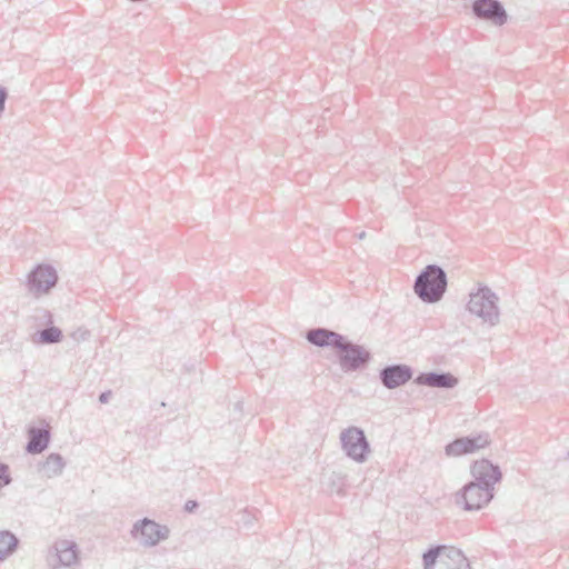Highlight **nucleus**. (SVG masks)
<instances>
[{
	"label": "nucleus",
	"instance_id": "nucleus-21",
	"mask_svg": "<svg viewBox=\"0 0 569 569\" xmlns=\"http://www.w3.org/2000/svg\"><path fill=\"white\" fill-rule=\"evenodd\" d=\"M198 508V502L196 500H188L184 505V510L187 512H193Z\"/></svg>",
	"mask_w": 569,
	"mask_h": 569
},
{
	"label": "nucleus",
	"instance_id": "nucleus-2",
	"mask_svg": "<svg viewBox=\"0 0 569 569\" xmlns=\"http://www.w3.org/2000/svg\"><path fill=\"white\" fill-rule=\"evenodd\" d=\"M447 274L437 264L427 266L416 278L413 290L426 303L440 301L447 290Z\"/></svg>",
	"mask_w": 569,
	"mask_h": 569
},
{
	"label": "nucleus",
	"instance_id": "nucleus-14",
	"mask_svg": "<svg viewBox=\"0 0 569 569\" xmlns=\"http://www.w3.org/2000/svg\"><path fill=\"white\" fill-rule=\"evenodd\" d=\"M415 383L432 388L451 389L458 385V379L449 372H422L419 373Z\"/></svg>",
	"mask_w": 569,
	"mask_h": 569
},
{
	"label": "nucleus",
	"instance_id": "nucleus-5",
	"mask_svg": "<svg viewBox=\"0 0 569 569\" xmlns=\"http://www.w3.org/2000/svg\"><path fill=\"white\" fill-rule=\"evenodd\" d=\"M341 449L345 455L357 463H363L371 453L370 443L365 431L359 427H348L340 432Z\"/></svg>",
	"mask_w": 569,
	"mask_h": 569
},
{
	"label": "nucleus",
	"instance_id": "nucleus-17",
	"mask_svg": "<svg viewBox=\"0 0 569 569\" xmlns=\"http://www.w3.org/2000/svg\"><path fill=\"white\" fill-rule=\"evenodd\" d=\"M62 338V330L56 326H50L37 331L33 337V342L40 345H53L60 342Z\"/></svg>",
	"mask_w": 569,
	"mask_h": 569
},
{
	"label": "nucleus",
	"instance_id": "nucleus-8",
	"mask_svg": "<svg viewBox=\"0 0 569 569\" xmlns=\"http://www.w3.org/2000/svg\"><path fill=\"white\" fill-rule=\"evenodd\" d=\"M57 270L51 264L40 263L28 274L29 292L38 297L48 293L58 282Z\"/></svg>",
	"mask_w": 569,
	"mask_h": 569
},
{
	"label": "nucleus",
	"instance_id": "nucleus-25",
	"mask_svg": "<svg viewBox=\"0 0 569 569\" xmlns=\"http://www.w3.org/2000/svg\"><path fill=\"white\" fill-rule=\"evenodd\" d=\"M568 457H569V451H568Z\"/></svg>",
	"mask_w": 569,
	"mask_h": 569
},
{
	"label": "nucleus",
	"instance_id": "nucleus-24",
	"mask_svg": "<svg viewBox=\"0 0 569 569\" xmlns=\"http://www.w3.org/2000/svg\"><path fill=\"white\" fill-rule=\"evenodd\" d=\"M365 237H366V232H365V231H362V232H360V233L358 234V238H359V239H363Z\"/></svg>",
	"mask_w": 569,
	"mask_h": 569
},
{
	"label": "nucleus",
	"instance_id": "nucleus-6",
	"mask_svg": "<svg viewBox=\"0 0 569 569\" xmlns=\"http://www.w3.org/2000/svg\"><path fill=\"white\" fill-rule=\"evenodd\" d=\"M337 357L343 372H352L367 367L371 353L363 346L353 343L346 337L337 348Z\"/></svg>",
	"mask_w": 569,
	"mask_h": 569
},
{
	"label": "nucleus",
	"instance_id": "nucleus-1",
	"mask_svg": "<svg viewBox=\"0 0 569 569\" xmlns=\"http://www.w3.org/2000/svg\"><path fill=\"white\" fill-rule=\"evenodd\" d=\"M473 481L466 483L457 493L455 502L467 511L479 510L495 497V485L501 481L498 465L487 459L476 461L471 467Z\"/></svg>",
	"mask_w": 569,
	"mask_h": 569
},
{
	"label": "nucleus",
	"instance_id": "nucleus-13",
	"mask_svg": "<svg viewBox=\"0 0 569 569\" xmlns=\"http://www.w3.org/2000/svg\"><path fill=\"white\" fill-rule=\"evenodd\" d=\"M43 427H29L28 429V442L26 446V450L31 455H39L43 452L51 439L50 425L42 421Z\"/></svg>",
	"mask_w": 569,
	"mask_h": 569
},
{
	"label": "nucleus",
	"instance_id": "nucleus-19",
	"mask_svg": "<svg viewBox=\"0 0 569 569\" xmlns=\"http://www.w3.org/2000/svg\"><path fill=\"white\" fill-rule=\"evenodd\" d=\"M12 481V478L10 476L9 466L6 463L0 462V489L4 486L10 485Z\"/></svg>",
	"mask_w": 569,
	"mask_h": 569
},
{
	"label": "nucleus",
	"instance_id": "nucleus-15",
	"mask_svg": "<svg viewBox=\"0 0 569 569\" xmlns=\"http://www.w3.org/2000/svg\"><path fill=\"white\" fill-rule=\"evenodd\" d=\"M345 336L326 328H313L307 331L306 339L317 347H331L337 350Z\"/></svg>",
	"mask_w": 569,
	"mask_h": 569
},
{
	"label": "nucleus",
	"instance_id": "nucleus-7",
	"mask_svg": "<svg viewBox=\"0 0 569 569\" xmlns=\"http://www.w3.org/2000/svg\"><path fill=\"white\" fill-rule=\"evenodd\" d=\"M130 533L132 538L139 539L142 547L151 548L156 547L160 541L167 540L170 529L152 519L143 518L133 523Z\"/></svg>",
	"mask_w": 569,
	"mask_h": 569
},
{
	"label": "nucleus",
	"instance_id": "nucleus-16",
	"mask_svg": "<svg viewBox=\"0 0 569 569\" xmlns=\"http://www.w3.org/2000/svg\"><path fill=\"white\" fill-rule=\"evenodd\" d=\"M66 461L60 453L52 452L42 462L40 470L47 478H54L62 475Z\"/></svg>",
	"mask_w": 569,
	"mask_h": 569
},
{
	"label": "nucleus",
	"instance_id": "nucleus-10",
	"mask_svg": "<svg viewBox=\"0 0 569 569\" xmlns=\"http://www.w3.org/2000/svg\"><path fill=\"white\" fill-rule=\"evenodd\" d=\"M48 565H80L78 545L68 539L57 540L47 558Z\"/></svg>",
	"mask_w": 569,
	"mask_h": 569
},
{
	"label": "nucleus",
	"instance_id": "nucleus-18",
	"mask_svg": "<svg viewBox=\"0 0 569 569\" xmlns=\"http://www.w3.org/2000/svg\"><path fill=\"white\" fill-rule=\"evenodd\" d=\"M18 543L19 540L12 532L8 530L0 531L1 561L4 560L7 557L11 556L16 551Z\"/></svg>",
	"mask_w": 569,
	"mask_h": 569
},
{
	"label": "nucleus",
	"instance_id": "nucleus-9",
	"mask_svg": "<svg viewBox=\"0 0 569 569\" xmlns=\"http://www.w3.org/2000/svg\"><path fill=\"white\" fill-rule=\"evenodd\" d=\"M471 12L477 19L497 27L503 26L508 20V13L499 0H473Z\"/></svg>",
	"mask_w": 569,
	"mask_h": 569
},
{
	"label": "nucleus",
	"instance_id": "nucleus-20",
	"mask_svg": "<svg viewBox=\"0 0 569 569\" xmlns=\"http://www.w3.org/2000/svg\"><path fill=\"white\" fill-rule=\"evenodd\" d=\"M332 487H337L336 491L339 496H343L345 491L342 489L343 486V479L339 475H332L331 477Z\"/></svg>",
	"mask_w": 569,
	"mask_h": 569
},
{
	"label": "nucleus",
	"instance_id": "nucleus-11",
	"mask_svg": "<svg viewBox=\"0 0 569 569\" xmlns=\"http://www.w3.org/2000/svg\"><path fill=\"white\" fill-rule=\"evenodd\" d=\"M488 443V433L460 437L446 446V455L458 457L467 453H472L478 449L485 448Z\"/></svg>",
	"mask_w": 569,
	"mask_h": 569
},
{
	"label": "nucleus",
	"instance_id": "nucleus-4",
	"mask_svg": "<svg viewBox=\"0 0 569 569\" xmlns=\"http://www.w3.org/2000/svg\"><path fill=\"white\" fill-rule=\"evenodd\" d=\"M425 569H470L460 549L448 546H433L422 555Z\"/></svg>",
	"mask_w": 569,
	"mask_h": 569
},
{
	"label": "nucleus",
	"instance_id": "nucleus-22",
	"mask_svg": "<svg viewBox=\"0 0 569 569\" xmlns=\"http://www.w3.org/2000/svg\"><path fill=\"white\" fill-rule=\"evenodd\" d=\"M49 569H77L79 565H48Z\"/></svg>",
	"mask_w": 569,
	"mask_h": 569
},
{
	"label": "nucleus",
	"instance_id": "nucleus-23",
	"mask_svg": "<svg viewBox=\"0 0 569 569\" xmlns=\"http://www.w3.org/2000/svg\"><path fill=\"white\" fill-rule=\"evenodd\" d=\"M110 397H111V391L110 390L101 392L100 396H99V401L101 403H107L109 401Z\"/></svg>",
	"mask_w": 569,
	"mask_h": 569
},
{
	"label": "nucleus",
	"instance_id": "nucleus-3",
	"mask_svg": "<svg viewBox=\"0 0 569 569\" xmlns=\"http://www.w3.org/2000/svg\"><path fill=\"white\" fill-rule=\"evenodd\" d=\"M467 309L470 313L480 318L483 323L489 325V327H495L499 323L498 297L487 286L480 287L476 292L469 295Z\"/></svg>",
	"mask_w": 569,
	"mask_h": 569
},
{
	"label": "nucleus",
	"instance_id": "nucleus-12",
	"mask_svg": "<svg viewBox=\"0 0 569 569\" xmlns=\"http://www.w3.org/2000/svg\"><path fill=\"white\" fill-rule=\"evenodd\" d=\"M411 367L402 363L388 365L379 371V379L387 389H396L412 378Z\"/></svg>",
	"mask_w": 569,
	"mask_h": 569
}]
</instances>
